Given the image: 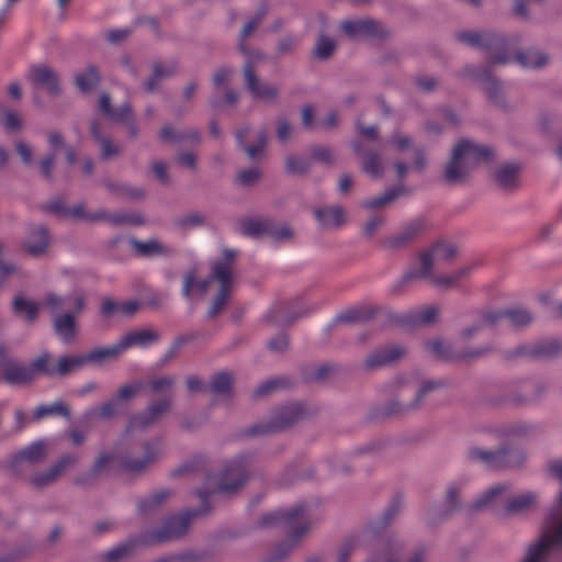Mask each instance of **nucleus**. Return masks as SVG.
<instances>
[{"instance_id": "f257e3e1", "label": "nucleus", "mask_w": 562, "mask_h": 562, "mask_svg": "<svg viewBox=\"0 0 562 562\" xmlns=\"http://www.w3.org/2000/svg\"><path fill=\"white\" fill-rule=\"evenodd\" d=\"M236 257L237 252L235 250L224 248L222 258L211 265L209 279L198 281L195 270L188 271L183 278V294L186 296L205 295L207 292L214 293L209 310L211 317H216L229 300L236 279Z\"/></svg>"}, {"instance_id": "f03ea898", "label": "nucleus", "mask_w": 562, "mask_h": 562, "mask_svg": "<svg viewBox=\"0 0 562 562\" xmlns=\"http://www.w3.org/2000/svg\"><path fill=\"white\" fill-rule=\"evenodd\" d=\"M492 157L490 148L469 139H461L454 145L451 159L445 167L443 180L449 184L461 183L474 167L490 161Z\"/></svg>"}, {"instance_id": "7ed1b4c3", "label": "nucleus", "mask_w": 562, "mask_h": 562, "mask_svg": "<svg viewBox=\"0 0 562 562\" xmlns=\"http://www.w3.org/2000/svg\"><path fill=\"white\" fill-rule=\"evenodd\" d=\"M160 454L158 445H146L143 451L133 449L125 453L114 454L110 452L100 453L93 465L92 473L100 475L111 471L116 464L128 472H139L154 462Z\"/></svg>"}, {"instance_id": "20e7f679", "label": "nucleus", "mask_w": 562, "mask_h": 562, "mask_svg": "<svg viewBox=\"0 0 562 562\" xmlns=\"http://www.w3.org/2000/svg\"><path fill=\"white\" fill-rule=\"evenodd\" d=\"M262 522L266 526L281 525L288 529L285 543L288 551L308 532L312 526V520L306 515L305 507L302 505L293 506L283 512L269 514L263 518Z\"/></svg>"}, {"instance_id": "39448f33", "label": "nucleus", "mask_w": 562, "mask_h": 562, "mask_svg": "<svg viewBox=\"0 0 562 562\" xmlns=\"http://www.w3.org/2000/svg\"><path fill=\"white\" fill-rule=\"evenodd\" d=\"M7 349L0 345V370L3 380L13 385L25 384L42 373V369L35 367V360L30 366H24L12 359H7Z\"/></svg>"}, {"instance_id": "423d86ee", "label": "nucleus", "mask_w": 562, "mask_h": 562, "mask_svg": "<svg viewBox=\"0 0 562 562\" xmlns=\"http://www.w3.org/2000/svg\"><path fill=\"white\" fill-rule=\"evenodd\" d=\"M87 364L85 355L81 356H63L52 362L47 355H43L35 359V367L42 369V373L48 376H67Z\"/></svg>"}, {"instance_id": "0eeeda50", "label": "nucleus", "mask_w": 562, "mask_h": 562, "mask_svg": "<svg viewBox=\"0 0 562 562\" xmlns=\"http://www.w3.org/2000/svg\"><path fill=\"white\" fill-rule=\"evenodd\" d=\"M42 305L54 315L66 312H82L86 307V294L82 290H75L66 296L48 292L45 294Z\"/></svg>"}, {"instance_id": "6e6552de", "label": "nucleus", "mask_w": 562, "mask_h": 562, "mask_svg": "<svg viewBox=\"0 0 562 562\" xmlns=\"http://www.w3.org/2000/svg\"><path fill=\"white\" fill-rule=\"evenodd\" d=\"M340 30L349 37L370 36L384 38L389 36V30L380 22L372 19L347 20L341 22Z\"/></svg>"}, {"instance_id": "1a4fd4ad", "label": "nucleus", "mask_w": 562, "mask_h": 562, "mask_svg": "<svg viewBox=\"0 0 562 562\" xmlns=\"http://www.w3.org/2000/svg\"><path fill=\"white\" fill-rule=\"evenodd\" d=\"M77 462V454H65L46 471L33 475L31 482L36 487L48 486L64 476Z\"/></svg>"}, {"instance_id": "9d476101", "label": "nucleus", "mask_w": 562, "mask_h": 562, "mask_svg": "<svg viewBox=\"0 0 562 562\" xmlns=\"http://www.w3.org/2000/svg\"><path fill=\"white\" fill-rule=\"evenodd\" d=\"M387 144L397 154H403L404 151L412 150V167L415 168L416 171H422L425 168V154L420 148L415 146L414 139L408 134L396 131L387 140Z\"/></svg>"}, {"instance_id": "9b49d317", "label": "nucleus", "mask_w": 562, "mask_h": 562, "mask_svg": "<svg viewBox=\"0 0 562 562\" xmlns=\"http://www.w3.org/2000/svg\"><path fill=\"white\" fill-rule=\"evenodd\" d=\"M355 151L360 156V169L372 179H381L385 175L386 165L376 150H361L359 142L353 143Z\"/></svg>"}, {"instance_id": "f8f14e48", "label": "nucleus", "mask_w": 562, "mask_h": 562, "mask_svg": "<svg viewBox=\"0 0 562 562\" xmlns=\"http://www.w3.org/2000/svg\"><path fill=\"white\" fill-rule=\"evenodd\" d=\"M406 355L405 348L401 346H386L376 349L364 359V367L370 370L392 364Z\"/></svg>"}, {"instance_id": "ddd939ff", "label": "nucleus", "mask_w": 562, "mask_h": 562, "mask_svg": "<svg viewBox=\"0 0 562 562\" xmlns=\"http://www.w3.org/2000/svg\"><path fill=\"white\" fill-rule=\"evenodd\" d=\"M425 231V223L422 220H414L408 223L401 232L385 240L389 249H402L417 239Z\"/></svg>"}, {"instance_id": "4468645a", "label": "nucleus", "mask_w": 562, "mask_h": 562, "mask_svg": "<svg viewBox=\"0 0 562 562\" xmlns=\"http://www.w3.org/2000/svg\"><path fill=\"white\" fill-rule=\"evenodd\" d=\"M469 458L492 468L504 467L510 463V453L505 448L486 450L481 447H472L469 449Z\"/></svg>"}, {"instance_id": "2eb2a0df", "label": "nucleus", "mask_w": 562, "mask_h": 562, "mask_svg": "<svg viewBox=\"0 0 562 562\" xmlns=\"http://www.w3.org/2000/svg\"><path fill=\"white\" fill-rule=\"evenodd\" d=\"M29 79L34 85L44 87L50 93L59 92V76L47 65H35L29 71Z\"/></svg>"}, {"instance_id": "dca6fc26", "label": "nucleus", "mask_w": 562, "mask_h": 562, "mask_svg": "<svg viewBox=\"0 0 562 562\" xmlns=\"http://www.w3.org/2000/svg\"><path fill=\"white\" fill-rule=\"evenodd\" d=\"M427 350L436 358L441 360H468L480 357L485 350H476L471 353H456L452 351L449 342L442 339H432L426 342Z\"/></svg>"}, {"instance_id": "f3484780", "label": "nucleus", "mask_w": 562, "mask_h": 562, "mask_svg": "<svg viewBox=\"0 0 562 562\" xmlns=\"http://www.w3.org/2000/svg\"><path fill=\"white\" fill-rule=\"evenodd\" d=\"M314 216L323 228L336 229L347 223V212L342 206H325L314 210Z\"/></svg>"}, {"instance_id": "a211bd4d", "label": "nucleus", "mask_w": 562, "mask_h": 562, "mask_svg": "<svg viewBox=\"0 0 562 562\" xmlns=\"http://www.w3.org/2000/svg\"><path fill=\"white\" fill-rule=\"evenodd\" d=\"M247 88L256 97L263 100H273L278 95V89L261 83L255 74L254 66L247 63L244 68Z\"/></svg>"}, {"instance_id": "6ab92c4d", "label": "nucleus", "mask_w": 562, "mask_h": 562, "mask_svg": "<svg viewBox=\"0 0 562 562\" xmlns=\"http://www.w3.org/2000/svg\"><path fill=\"white\" fill-rule=\"evenodd\" d=\"M81 312H66L56 314L53 319V327L56 334L66 342H70L76 338L77 325L76 316Z\"/></svg>"}, {"instance_id": "aec40b11", "label": "nucleus", "mask_w": 562, "mask_h": 562, "mask_svg": "<svg viewBox=\"0 0 562 562\" xmlns=\"http://www.w3.org/2000/svg\"><path fill=\"white\" fill-rule=\"evenodd\" d=\"M247 479L244 469L240 465H231L221 475L217 491L221 493H233L243 486Z\"/></svg>"}, {"instance_id": "412c9836", "label": "nucleus", "mask_w": 562, "mask_h": 562, "mask_svg": "<svg viewBox=\"0 0 562 562\" xmlns=\"http://www.w3.org/2000/svg\"><path fill=\"white\" fill-rule=\"evenodd\" d=\"M509 486L506 484H497L483 493L474 503L475 509H487L496 507L502 504L506 498Z\"/></svg>"}, {"instance_id": "4be33fe9", "label": "nucleus", "mask_w": 562, "mask_h": 562, "mask_svg": "<svg viewBox=\"0 0 562 562\" xmlns=\"http://www.w3.org/2000/svg\"><path fill=\"white\" fill-rule=\"evenodd\" d=\"M407 193L403 184H398L392 189L386 190L379 196L369 198L361 202V206L366 210H382L394 202L397 198Z\"/></svg>"}, {"instance_id": "5701e85b", "label": "nucleus", "mask_w": 562, "mask_h": 562, "mask_svg": "<svg viewBox=\"0 0 562 562\" xmlns=\"http://www.w3.org/2000/svg\"><path fill=\"white\" fill-rule=\"evenodd\" d=\"M171 407V402L169 400H162L157 402L156 404L148 407V409L139 416H136L133 418L131 426L132 427H145L157 419H159L161 416H164L166 413L169 412Z\"/></svg>"}, {"instance_id": "b1692460", "label": "nucleus", "mask_w": 562, "mask_h": 562, "mask_svg": "<svg viewBox=\"0 0 562 562\" xmlns=\"http://www.w3.org/2000/svg\"><path fill=\"white\" fill-rule=\"evenodd\" d=\"M48 247V235L43 226H34L30 237L23 241V248L32 256L42 255Z\"/></svg>"}, {"instance_id": "393cba45", "label": "nucleus", "mask_w": 562, "mask_h": 562, "mask_svg": "<svg viewBox=\"0 0 562 562\" xmlns=\"http://www.w3.org/2000/svg\"><path fill=\"white\" fill-rule=\"evenodd\" d=\"M158 339V334L149 328H144L139 330H134L125 334L121 337L120 342L121 347L125 351L126 349L134 346H147L151 342H155Z\"/></svg>"}, {"instance_id": "a878e982", "label": "nucleus", "mask_w": 562, "mask_h": 562, "mask_svg": "<svg viewBox=\"0 0 562 562\" xmlns=\"http://www.w3.org/2000/svg\"><path fill=\"white\" fill-rule=\"evenodd\" d=\"M303 416V411L300 405L292 404L281 408L270 426L271 429L280 430L292 426L294 423L300 420Z\"/></svg>"}, {"instance_id": "bb28decb", "label": "nucleus", "mask_w": 562, "mask_h": 562, "mask_svg": "<svg viewBox=\"0 0 562 562\" xmlns=\"http://www.w3.org/2000/svg\"><path fill=\"white\" fill-rule=\"evenodd\" d=\"M538 504V497L535 493H524L507 501L505 506L506 514H524L533 509Z\"/></svg>"}, {"instance_id": "cd10ccee", "label": "nucleus", "mask_w": 562, "mask_h": 562, "mask_svg": "<svg viewBox=\"0 0 562 562\" xmlns=\"http://www.w3.org/2000/svg\"><path fill=\"white\" fill-rule=\"evenodd\" d=\"M48 457V445L44 441H36L24 448L16 454V461L27 463H40Z\"/></svg>"}, {"instance_id": "c85d7f7f", "label": "nucleus", "mask_w": 562, "mask_h": 562, "mask_svg": "<svg viewBox=\"0 0 562 562\" xmlns=\"http://www.w3.org/2000/svg\"><path fill=\"white\" fill-rule=\"evenodd\" d=\"M439 386L436 382H425L418 390L416 397L413 402L405 405H400L397 403H392L389 409L390 414H404L408 411L416 409L420 406L424 397L431 391L436 390Z\"/></svg>"}, {"instance_id": "c756f323", "label": "nucleus", "mask_w": 562, "mask_h": 562, "mask_svg": "<svg viewBox=\"0 0 562 562\" xmlns=\"http://www.w3.org/2000/svg\"><path fill=\"white\" fill-rule=\"evenodd\" d=\"M471 265H464L450 274H439L434 278V284L441 289H452L458 286L472 271Z\"/></svg>"}, {"instance_id": "7c9ffc66", "label": "nucleus", "mask_w": 562, "mask_h": 562, "mask_svg": "<svg viewBox=\"0 0 562 562\" xmlns=\"http://www.w3.org/2000/svg\"><path fill=\"white\" fill-rule=\"evenodd\" d=\"M420 268L417 277L429 280L434 284V278H438L436 272L441 270L439 263L434 259L432 249H428L419 255Z\"/></svg>"}, {"instance_id": "2f4dec72", "label": "nucleus", "mask_w": 562, "mask_h": 562, "mask_svg": "<svg viewBox=\"0 0 562 562\" xmlns=\"http://www.w3.org/2000/svg\"><path fill=\"white\" fill-rule=\"evenodd\" d=\"M132 245L137 254L142 256H165L170 252L169 247L158 239H149L146 241L133 240Z\"/></svg>"}, {"instance_id": "473e14b6", "label": "nucleus", "mask_w": 562, "mask_h": 562, "mask_svg": "<svg viewBox=\"0 0 562 562\" xmlns=\"http://www.w3.org/2000/svg\"><path fill=\"white\" fill-rule=\"evenodd\" d=\"M91 133L101 147V157L103 159L113 158L121 153V147L117 144L113 143L110 138L100 133L99 124L97 122L91 124Z\"/></svg>"}, {"instance_id": "72a5a7b5", "label": "nucleus", "mask_w": 562, "mask_h": 562, "mask_svg": "<svg viewBox=\"0 0 562 562\" xmlns=\"http://www.w3.org/2000/svg\"><path fill=\"white\" fill-rule=\"evenodd\" d=\"M270 220L266 218H248L240 223V232L245 236L261 237L268 235Z\"/></svg>"}, {"instance_id": "f704fd0d", "label": "nucleus", "mask_w": 562, "mask_h": 562, "mask_svg": "<svg viewBox=\"0 0 562 562\" xmlns=\"http://www.w3.org/2000/svg\"><path fill=\"white\" fill-rule=\"evenodd\" d=\"M431 249L434 252V259L439 263L441 270L451 263L458 256V248L452 244H436Z\"/></svg>"}, {"instance_id": "c9c22d12", "label": "nucleus", "mask_w": 562, "mask_h": 562, "mask_svg": "<svg viewBox=\"0 0 562 562\" xmlns=\"http://www.w3.org/2000/svg\"><path fill=\"white\" fill-rule=\"evenodd\" d=\"M100 110L104 115L113 121H126L131 117V106L128 104H124L120 109H112L111 99L106 93H103L100 98Z\"/></svg>"}, {"instance_id": "e433bc0d", "label": "nucleus", "mask_w": 562, "mask_h": 562, "mask_svg": "<svg viewBox=\"0 0 562 562\" xmlns=\"http://www.w3.org/2000/svg\"><path fill=\"white\" fill-rule=\"evenodd\" d=\"M494 178L501 188L514 189L518 184V169L513 166H503L496 170Z\"/></svg>"}, {"instance_id": "4c0bfd02", "label": "nucleus", "mask_w": 562, "mask_h": 562, "mask_svg": "<svg viewBox=\"0 0 562 562\" xmlns=\"http://www.w3.org/2000/svg\"><path fill=\"white\" fill-rule=\"evenodd\" d=\"M99 72L93 66L76 75V85L83 92L91 91L99 83Z\"/></svg>"}, {"instance_id": "58836bf2", "label": "nucleus", "mask_w": 562, "mask_h": 562, "mask_svg": "<svg viewBox=\"0 0 562 562\" xmlns=\"http://www.w3.org/2000/svg\"><path fill=\"white\" fill-rule=\"evenodd\" d=\"M105 187L110 192L117 196H124L128 199H143L145 196V191L143 189L131 187L125 183L106 181Z\"/></svg>"}, {"instance_id": "ea45409f", "label": "nucleus", "mask_w": 562, "mask_h": 562, "mask_svg": "<svg viewBox=\"0 0 562 562\" xmlns=\"http://www.w3.org/2000/svg\"><path fill=\"white\" fill-rule=\"evenodd\" d=\"M123 348L121 347L120 340L113 345L112 347L103 348V349H95L89 352L88 355H85L87 359V364L90 362H103L108 359H115L117 358L122 352Z\"/></svg>"}, {"instance_id": "a19ab883", "label": "nucleus", "mask_w": 562, "mask_h": 562, "mask_svg": "<svg viewBox=\"0 0 562 562\" xmlns=\"http://www.w3.org/2000/svg\"><path fill=\"white\" fill-rule=\"evenodd\" d=\"M516 59L527 68H541L548 64V57L538 50H527L522 54H517Z\"/></svg>"}, {"instance_id": "79ce46f5", "label": "nucleus", "mask_w": 562, "mask_h": 562, "mask_svg": "<svg viewBox=\"0 0 562 562\" xmlns=\"http://www.w3.org/2000/svg\"><path fill=\"white\" fill-rule=\"evenodd\" d=\"M13 306L15 313L25 317L29 322H33L36 318L40 308L37 303L20 296L15 297Z\"/></svg>"}, {"instance_id": "37998d69", "label": "nucleus", "mask_w": 562, "mask_h": 562, "mask_svg": "<svg viewBox=\"0 0 562 562\" xmlns=\"http://www.w3.org/2000/svg\"><path fill=\"white\" fill-rule=\"evenodd\" d=\"M145 383L140 380H135L130 383L122 385L116 393L115 401L128 402L138 395L144 389Z\"/></svg>"}, {"instance_id": "c03bdc74", "label": "nucleus", "mask_w": 562, "mask_h": 562, "mask_svg": "<svg viewBox=\"0 0 562 562\" xmlns=\"http://www.w3.org/2000/svg\"><path fill=\"white\" fill-rule=\"evenodd\" d=\"M562 350V344L558 340H548L537 345L531 351L536 358H551L559 355Z\"/></svg>"}, {"instance_id": "a18cd8bd", "label": "nucleus", "mask_w": 562, "mask_h": 562, "mask_svg": "<svg viewBox=\"0 0 562 562\" xmlns=\"http://www.w3.org/2000/svg\"><path fill=\"white\" fill-rule=\"evenodd\" d=\"M337 44L334 40L321 35L314 47V55L316 58L325 60L329 58L336 50Z\"/></svg>"}, {"instance_id": "49530a36", "label": "nucleus", "mask_w": 562, "mask_h": 562, "mask_svg": "<svg viewBox=\"0 0 562 562\" xmlns=\"http://www.w3.org/2000/svg\"><path fill=\"white\" fill-rule=\"evenodd\" d=\"M440 310L436 305L425 306L414 314V323L417 325H430L437 322Z\"/></svg>"}, {"instance_id": "de8ad7c7", "label": "nucleus", "mask_w": 562, "mask_h": 562, "mask_svg": "<svg viewBox=\"0 0 562 562\" xmlns=\"http://www.w3.org/2000/svg\"><path fill=\"white\" fill-rule=\"evenodd\" d=\"M311 162L308 159L296 156H288L285 159V170L293 176H302L308 171Z\"/></svg>"}, {"instance_id": "09e8293b", "label": "nucleus", "mask_w": 562, "mask_h": 562, "mask_svg": "<svg viewBox=\"0 0 562 562\" xmlns=\"http://www.w3.org/2000/svg\"><path fill=\"white\" fill-rule=\"evenodd\" d=\"M267 145V135L265 132L259 131L256 134V140L251 145H244V150L251 159H258L263 155Z\"/></svg>"}, {"instance_id": "8fccbe9b", "label": "nucleus", "mask_w": 562, "mask_h": 562, "mask_svg": "<svg viewBox=\"0 0 562 562\" xmlns=\"http://www.w3.org/2000/svg\"><path fill=\"white\" fill-rule=\"evenodd\" d=\"M206 217L199 212H191L177 218L176 224L183 229H190L196 226L204 225Z\"/></svg>"}, {"instance_id": "3c124183", "label": "nucleus", "mask_w": 562, "mask_h": 562, "mask_svg": "<svg viewBox=\"0 0 562 562\" xmlns=\"http://www.w3.org/2000/svg\"><path fill=\"white\" fill-rule=\"evenodd\" d=\"M233 385V378L228 373H220L214 376L211 390L218 395L229 394Z\"/></svg>"}, {"instance_id": "603ef678", "label": "nucleus", "mask_w": 562, "mask_h": 562, "mask_svg": "<svg viewBox=\"0 0 562 562\" xmlns=\"http://www.w3.org/2000/svg\"><path fill=\"white\" fill-rule=\"evenodd\" d=\"M189 526V518L187 516L172 519L167 527L165 535L166 539H173L182 536Z\"/></svg>"}, {"instance_id": "864d4df0", "label": "nucleus", "mask_w": 562, "mask_h": 562, "mask_svg": "<svg viewBox=\"0 0 562 562\" xmlns=\"http://www.w3.org/2000/svg\"><path fill=\"white\" fill-rule=\"evenodd\" d=\"M53 414H59V415H63V416H69V409L68 407L61 403V402H56L49 406H40L36 408L35 413H34V416L35 418L37 419H41L47 415H53Z\"/></svg>"}, {"instance_id": "5fc2aeb1", "label": "nucleus", "mask_w": 562, "mask_h": 562, "mask_svg": "<svg viewBox=\"0 0 562 562\" xmlns=\"http://www.w3.org/2000/svg\"><path fill=\"white\" fill-rule=\"evenodd\" d=\"M507 317L512 325L522 327L532 322V315L526 308H515L507 312Z\"/></svg>"}, {"instance_id": "6e6d98bb", "label": "nucleus", "mask_w": 562, "mask_h": 562, "mask_svg": "<svg viewBox=\"0 0 562 562\" xmlns=\"http://www.w3.org/2000/svg\"><path fill=\"white\" fill-rule=\"evenodd\" d=\"M267 14V7H261L257 13L244 25L241 30V36L244 38L250 36L261 24L262 20Z\"/></svg>"}, {"instance_id": "4d7b16f0", "label": "nucleus", "mask_w": 562, "mask_h": 562, "mask_svg": "<svg viewBox=\"0 0 562 562\" xmlns=\"http://www.w3.org/2000/svg\"><path fill=\"white\" fill-rule=\"evenodd\" d=\"M268 236L272 237L273 239H276L278 241L290 240L293 237V232L285 224L277 225L272 221H270Z\"/></svg>"}, {"instance_id": "13d9d810", "label": "nucleus", "mask_w": 562, "mask_h": 562, "mask_svg": "<svg viewBox=\"0 0 562 562\" xmlns=\"http://www.w3.org/2000/svg\"><path fill=\"white\" fill-rule=\"evenodd\" d=\"M0 122L4 128L13 132H19L23 127L21 115L13 111H5Z\"/></svg>"}, {"instance_id": "bf43d9fd", "label": "nucleus", "mask_w": 562, "mask_h": 562, "mask_svg": "<svg viewBox=\"0 0 562 562\" xmlns=\"http://www.w3.org/2000/svg\"><path fill=\"white\" fill-rule=\"evenodd\" d=\"M14 148L25 166L32 165L34 160V149L30 144L23 139H18L14 143Z\"/></svg>"}, {"instance_id": "052dcab7", "label": "nucleus", "mask_w": 562, "mask_h": 562, "mask_svg": "<svg viewBox=\"0 0 562 562\" xmlns=\"http://www.w3.org/2000/svg\"><path fill=\"white\" fill-rule=\"evenodd\" d=\"M55 165H56V154L55 153H50V154L46 155L45 157H43L38 164L41 175L45 179L52 180Z\"/></svg>"}, {"instance_id": "680f3d73", "label": "nucleus", "mask_w": 562, "mask_h": 562, "mask_svg": "<svg viewBox=\"0 0 562 562\" xmlns=\"http://www.w3.org/2000/svg\"><path fill=\"white\" fill-rule=\"evenodd\" d=\"M159 137L165 143H180L187 137H189V135L183 132L177 131L171 126H164L160 131Z\"/></svg>"}, {"instance_id": "e2e57ef3", "label": "nucleus", "mask_w": 562, "mask_h": 562, "mask_svg": "<svg viewBox=\"0 0 562 562\" xmlns=\"http://www.w3.org/2000/svg\"><path fill=\"white\" fill-rule=\"evenodd\" d=\"M261 178V172L258 168L245 169L237 173V181L243 186H252Z\"/></svg>"}, {"instance_id": "0e129e2a", "label": "nucleus", "mask_w": 562, "mask_h": 562, "mask_svg": "<svg viewBox=\"0 0 562 562\" xmlns=\"http://www.w3.org/2000/svg\"><path fill=\"white\" fill-rule=\"evenodd\" d=\"M233 76V70L227 67H221L215 70L213 81L217 89L225 88V86L231 81Z\"/></svg>"}, {"instance_id": "69168bd1", "label": "nucleus", "mask_w": 562, "mask_h": 562, "mask_svg": "<svg viewBox=\"0 0 562 562\" xmlns=\"http://www.w3.org/2000/svg\"><path fill=\"white\" fill-rule=\"evenodd\" d=\"M460 490L457 486H450L447 490L445 504L447 506V514L451 513L459 505Z\"/></svg>"}, {"instance_id": "338daca9", "label": "nucleus", "mask_w": 562, "mask_h": 562, "mask_svg": "<svg viewBox=\"0 0 562 562\" xmlns=\"http://www.w3.org/2000/svg\"><path fill=\"white\" fill-rule=\"evenodd\" d=\"M175 384V379L170 376H162L154 379L149 382V386L154 392H164L171 389Z\"/></svg>"}, {"instance_id": "774afa93", "label": "nucleus", "mask_w": 562, "mask_h": 562, "mask_svg": "<svg viewBox=\"0 0 562 562\" xmlns=\"http://www.w3.org/2000/svg\"><path fill=\"white\" fill-rule=\"evenodd\" d=\"M47 139L52 147V153L56 154L58 149H64L67 146L65 143L64 135L58 131H49L47 133Z\"/></svg>"}]
</instances>
